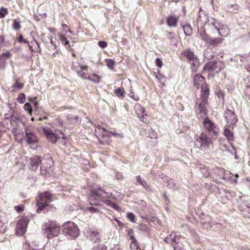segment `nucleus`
Wrapping results in <instances>:
<instances>
[{
	"label": "nucleus",
	"mask_w": 250,
	"mask_h": 250,
	"mask_svg": "<svg viewBox=\"0 0 250 250\" xmlns=\"http://www.w3.org/2000/svg\"><path fill=\"white\" fill-rule=\"evenodd\" d=\"M156 78L158 79V80L159 81V82L161 83L162 84H163V83L162 81V79H163L164 78L163 77H159L158 76H156Z\"/></svg>",
	"instance_id": "nucleus-55"
},
{
	"label": "nucleus",
	"mask_w": 250,
	"mask_h": 250,
	"mask_svg": "<svg viewBox=\"0 0 250 250\" xmlns=\"http://www.w3.org/2000/svg\"><path fill=\"white\" fill-rule=\"evenodd\" d=\"M111 250H121L120 249H119V247H118L117 246H115Z\"/></svg>",
	"instance_id": "nucleus-64"
},
{
	"label": "nucleus",
	"mask_w": 250,
	"mask_h": 250,
	"mask_svg": "<svg viewBox=\"0 0 250 250\" xmlns=\"http://www.w3.org/2000/svg\"><path fill=\"white\" fill-rule=\"evenodd\" d=\"M8 13V11L7 8H4L3 7H1L0 9V18H3L5 17V15H6Z\"/></svg>",
	"instance_id": "nucleus-40"
},
{
	"label": "nucleus",
	"mask_w": 250,
	"mask_h": 250,
	"mask_svg": "<svg viewBox=\"0 0 250 250\" xmlns=\"http://www.w3.org/2000/svg\"><path fill=\"white\" fill-rule=\"evenodd\" d=\"M45 230L48 238H52L60 234V227L56 222L52 221L45 225Z\"/></svg>",
	"instance_id": "nucleus-3"
},
{
	"label": "nucleus",
	"mask_w": 250,
	"mask_h": 250,
	"mask_svg": "<svg viewBox=\"0 0 250 250\" xmlns=\"http://www.w3.org/2000/svg\"><path fill=\"white\" fill-rule=\"evenodd\" d=\"M90 212H99L100 210L95 207H89L87 208Z\"/></svg>",
	"instance_id": "nucleus-49"
},
{
	"label": "nucleus",
	"mask_w": 250,
	"mask_h": 250,
	"mask_svg": "<svg viewBox=\"0 0 250 250\" xmlns=\"http://www.w3.org/2000/svg\"><path fill=\"white\" fill-rule=\"evenodd\" d=\"M204 58L207 60H210L213 58V55L212 54V51L210 49H207L204 51Z\"/></svg>",
	"instance_id": "nucleus-32"
},
{
	"label": "nucleus",
	"mask_w": 250,
	"mask_h": 250,
	"mask_svg": "<svg viewBox=\"0 0 250 250\" xmlns=\"http://www.w3.org/2000/svg\"><path fill=\"white\" fill-rule=\"evenodd\" d=\"M98 45L102 48H104L106 47L107 45V43L106 42L104 41H100L98 42Z\"/></svg>",
	"instance_id": "nucleus-48"
},
{
	"label": "nucleus",
	"mask_w": 250,
	"mask_h": 250,
	"mask_svg": "<svg viewBox=\"0 0 250 250\" xmlns=\"http://www.w3.org/2000/svg\"><path fill=\"white\" fill-rule=\"evenodd\" d=\"M100 191H102L103 193H104L105 194H107V193L104 190H102L101 188H99V190L96 191L97 192V195L99 196V195H102V194L100 193H98Z\"/></svg>",
	"instance_id": "nucleus-56"
},
{
	"label": "nucleus",
	"mask_w": 250,
	"mask_h": 250,
	"mask_svg": "<svg viewBox=\"0 0 250 250\" xmlns=\"http://www.w3.org/2000/svg\"><path fill=\"white\" fill-rule=\"evenodd\" d=\"M167 185L168 186L171 188H173L174 189L178 188V184L175 182L174 180L172 179H170L169 181H168Z\"/></svg>",
	"instance_id": "nucleus-33"
},
{
	"label": "nucleus",
	"mask_w": 250,
	"mask_h": 250,
	"mask_svg": "<svg viewBox=\"0 0 250 250\" xmlns=\"http://www.w3.org/2000/svg\"><path fill=\"white\" fill-rule=\"evenodd\" d=\"M130 238L131 240L132 243L130 244V250H141L138 243L136 241L135 238L132 236L130 235Z\"/></svg>",
	"instance_id": "nucleus-25"
},
{
	"label": "nucleus",
	"mask_w": 250,
	"mask_h": 250,
	"mask_svg": "<svg viewBox=\"0 0 250 250\" xmlns=\"http://www.w3.org/2000/svg\"><path fill=\"white\" fill-rule=\"evenodd\" d=\"M28 222L29 220L26 217H23L19 219L15 227L17 235L21 236L25 234Z\"/></svg>",
	"instance_id": "nucleus-6"
},
{
	"label": "nucleus",
	"mask_w": 250,
	"mask_h": 250,
	"mask_svg": "<svg viewBox=\"0 0 250 250\" xmlns=\"http://www.w3.org/2000/svg\"><path fill=\"white\" fill-rule=\"evenodd\" d=\"M111 207H112L113 208L115 209L116 210H119L120 208L119 207L114 203H111Z\"/></svg>",
	"instance_id": "nucleus-52"
},
{
	"label": "nucleus",
	"mask_w": 250,
	"mask_h": 250,
	"mask_svg": "<svg viewBox=\"0 0 250 250\" xmlns=\"http://www.w3.org/2000/svg\"><path fill=\"white\" fill-rule=\"evenodd\" d=\"M67 120L70 124H76L78 123L79 118L77 116L68 114L67 115Z\"/></svg>",
	"instance_id": "nucleus-26"
},
{
	"label": "nucleus",
	"mask_w": 250,
	"mask_h": 250,
	"mask_svg": "<svg viewBox=\"0 0 250 250\" xmlns=\"http://www.w3.org/2000/svg\"><path fill=\"white\" fill-rule=\"evenodd\" d=\"M130 96L131 98H133L136 101H138L139 100V97H137V98L134 97V94L132 92L130 93Z\"/></svg>",
	"instance_id": "nucleus-59"
},
{
	"label": "nucleus",
	"mask_w": 250,
	"mask_h": 250,
	"mask_svg": "<svg viewBox=\"0 0 250 250\" xmlns=\"http://www.w3.org/2000/svg\"><path fill=\"white\" fill-rule=\"evenodd\" d=\"M17 100L20 103L23 104L25 102V95L23 93L19 94Z\"/></svg>",
	"instance_id": "nucleus-38"
},
{
	"label": "nucleus",
	"mask_w": 250,
	"mask_h": 250,
	"mask_svg": "<svg viewBox=\"0 0 250 250\" xmlns=\"http://www.w3.org/2000/svg\"><path fill=\"white\" fill-rule=\"evenodd\" d=\"M12 56L10 51H6L0 55V69H4L6 65V61Z\"/></svg>",
	"instance_id": "nucleus-15"
},
{
	"label": "nucleus",
	"mask_w": 250,
	"mask_h": 250,
	"mask_svg": "<svg viewBox=\"0 0 250 250\" xmlns=\"http://www.w3.org/2000/svg\"><path fill=\"white\" fill-rule=\"evenodd\" d=\"M21 28L20 23L17 20H14L13 21V28L15 30H19Z\"/></svg>",
	"instance_id": "nucleus-43"
},
{
	"label": "nucleus",
	"mask_w": 250,
	"mask_h": 250,
	"mask_svg": "<svg viewBox=\"0 0 250 250\" xmlns=\"http://www.w3.org/2000/svg\"><path fill=\"white\" fill-rule=\"evenodd\" d=\"M30 100L32 101L33 104H34L35 106H37L38 104L37 102L35 100V98L31 99H30Z\"/></svg>",
	"instance_id": "nucleus-57"
},
{
	"label": "nucleus",
	"mask_w": 250,
	"mask_h": 250,
	"mask_svg": "<svg viewBox=\"0 0 250 250\" xmlns=\"http://www.w3.org/2000/svg\"><path fill=\"white\" fill-rule=\"evenodd\" d=\"M106 65L110 68V69H114V66L115 64V62L111 59H106L105 60Z\"/></svg>",
	"instance_id": "nucleus-36"
},
{
	"label": "nucleus",
	"mask_w": 250,
	"mask_h": 250,
	"mask_svg": "<svg viewBox=\"0 0 250 250\" xmlns=\"http://www.w3.org/2000/svg\"><path fill=\"white\" fill-rule=\"evenodd\" d=\"M141 185H142L144 188H145L147 190L149 189V186L147 185L146 182L144 180L140 184Z\"/></svg>",
	"instance_id": "nucleus-50"
},
{
	"label": "nucleus",
	"mask_w": 250,
	"mask_h": 250,
	"mask_svg": "<svg viewBox=\"0 0 250 250\" xmlns=\"http://www.w3.org/2000/svg\"><path fill=\"white\" fill-rule=\"evenodd\" d=\"M199 35L200 37L204 40L205 42H206L207 43L208 42V40L210 38H209L208 35L205 33V31L204 30H200L199 31Z\"/></svg>",
	"instance_id": "nucleus-35"
},
{
	"label": "nucleus",
	"mask_w": 250,
	"mask_h": 250,
	"mask_svg": "<svg viewBox=\"0 0 250 250\" xmlns=\"http://www.w3.org/2000/svg\"><path fill=\"white\" fill-rule=\"evenodd\" d=\"M227 8L230 12H236L238 9V6L236 4H228Z\"/></svg>",
	"instance_id": "nucleus-31"
},
{
	"label": "nucleus",
	"mask_w": 250,
	"mask_h": 250,
	"mask_svg": "<svg viewBox=\"0 0 250 250\" xmlns=\"http://www.w3.org/2000/svg\"><path fill=\"white\" fill-rule=\"evenodd\" d=\"M204 126L209 132H212L213 134L216 135L217 131L216 126L208 118H205L204 121Z\"/></svg>",
	"instance_id": "nucleus-13"
},
{
	"label": "nucleus",
	"mask_w": 250,
	"mask_h": 250,
	"mask_svg": "<svg viewBox=\"0 0 250 250\" xmlns=\"http://www.w3.org/2000/svg\"><path fill=\"white\" fill-rule=\"evenodd\" d=\"M221 28H218L215 26V28L218 31V34L221 36L226 37L229 34V29L228 27L225 25H222Z\"/></svg>",
	"instance_id": "nucleus-22"
},
{
	"label": "nucleus",
	"mask_w": 250,
	"mask_h": 250,
	"mask_svg": "<svg viewBox=\"0 0 250 250\" xmlns=\"http://www.w3.org/2000/svg\"><path fill=\"white\" fill-rule=\"evenodd\" d=\"M181 246L183 247L184 249H186L189 246V243L185 238H181L180 240V243H178L177 246Z\"/></svg>",
	"instance_id": "nucleus-34"
},
{
	"label": "nucleus",
	"mask_w": 250,
	"mask_h": 250,
	"mask_svg": "<svg viewBox=\"0 0 250 250\" xmlns=\"http://www.w3.org/2000/svg\"><path fill=\"white\" fill-rule=\"evenodd\" d=\"M23 108L25 111H27L29 114H31L32 112V108L30 104L26 103L24 105Z\"/></svg>",
	"instance_id": "nucleus-42"
},
{
	"label": "nucleus",
	"mask_w": 250,
	"mask_h": 250,
	"mask_svg": "<svg viewBox=\"0 0 250 250\" xmlns=\"http://www.w3.org/2000/svg\"><path fill=\"white\" fill-rule=\"evenodd\" d=\"M4 213L1 210H0V233H3L6 230V226L3 222L4 221Z\"/></svg>",
	"instance_id": "nucleus-23"
},
{
	"label": "nucleus",
	"mask_w": 250,
	"mask_h": 250,
	"mask_svg": "<svg viewBox=\"0 0 250 250\" xmlns=\"http://www.w3.org/2000/svg\"><path fill=\"white\" fill-rule=\"evenodd\" d=\"M167 37L170 40L172 43L175 44V38L173 33L169 32L167 35Z\"/></svg>",
	"instance_id": "nucleus-39"
},
{
	"label": "nucleus",
	"mask_w": 250,
	"mask_h": 250,
	"mask_svg": "<svg viewBox=\"0 0 250 250\" xmlns=\"http://www.w3.org/2000/svg\"><path fill=\"white\" fill-rule=\"evenodd\" d=\"M62 27L63 30H65L66 28H68V26L65 24H62Z\"/></svg>",
	"instance_id": "nucleus-63"
},
{
	"label": "nucleus",
	"mask_w": 250,
	"mask_h": 250,
	"mask_svg": "<svg viewBox=\"0 0 250 250\" xmlns=\"http://www.w3.org/2000/svg\"><path fill=\"white\" fill-rule=\"evenodd\" d=\"M106 248L105 245L100 244L93 247L92 250H106Z\"/></svg>",
	"instance_id": "nucleus-37"
},
{
	"label": "nucleus",
	"mask_w": 250,
	"mask_h": 250,
	"mask_svg": "<svg viewBox=\"0 0 250 250\" xmlns=\"http://www.w3.org/2000/svg\"><path fill=\"white\" fill-rule=\"evenodd\" d=\"M127 217L131 222H133L135 221V216L133 213H132V212L128 213L127 214Z\"/></svg>",
	"instance_id": "nucleus-44"
},
{
	"label": "nucleus",
	"mask_w": 250,
	"mask_h": 250,
	"mask_svg": "<svg viewBox=\"0 0 250 250\" xmlns=\"http://www.w3.org/2000/svg\"><path fill=\"white\" fill-rule=\"evenodd\" d=\"M231 128L232 129V127L225 126L224 129V134L229 142L232 141L234 138L233 133Z\"/></svg>",
	"instance_id": "nucleus-20"
},
{
	"label": "nucleus",
	"mask_w": 250,
	"mask_h": 250,
	"mask_svg": "<svg viewBox=\"0 0 250 250\" xmlns=\"http://www.w3.org/2000/svg\"><path fill=\"white\" fill-rule=\"evenodd\" d=\"M18 42H24V43H28V41L23 39V37L21 35L20 36L19 38L18 39Z\"/></svg>",
	"instance_id": "nucleus-51"
},
{
	"label": "nucleus",
	"mask_w": 250,
	"mask_h": 250,
	"mask_svg": "<svg viewBox=\"0 0 250 250\" xmlns=\"http://www.w3.org/2000/svg\"><path fill=\"white\" fill-rule=\"evenodd\" d=\"M246 94L248 96H250V86H247L245 89Z\"/></svg>",
	"instance_id": "nucleus-53"
},
{
	"label": "nucleus",
	"mask_w": 250,
	"mask_h": 250,
	"mask_svg": "<svg viewBox=\"0 0 250 250\" xmlns=\"http://www.w3.org/2000/svg\"><path fill=\"white\" fill-rule=\"evenodd\" d=\"M23 87V84L20 83L17 80H16L15 84L13 85V88L15 89L16 87L19 89H21Z\"/></svg>",
	"instance_id": "nucleus-45"
},
{
	"label": "nucleus",
	"mask_w": 250,
	"mask_h": 250,
	"mask_svg": "<svg viewBox=\"0 0 250 250\" xmlns=\"http://www.w3.org/2000/svg\"><path fill=\"white\" fill-rule=\"evenodd\" d=\"M155 63H156V65L159 67H161L163 65L162 61L159 58H157L156 59Z\"/></svg>",
	"instance_id": "nucleus-46"
},
{
	"label": "nucleus",
	"mask_w": 250,
	"mask_h": 250,
	"mask_svg": "<svg viewBox=\"0 0 250 250\" xmlns=\"http://www.w3.org/2000/svg\"><path fill=\"white\" fill-rule=\"evenodd\" d=\"M96 136H101L102 137H104L105 135H109V134H113L115 135V134L113 133H112L111 132H107L105 129L101 127H97L95 129V132Z\"/></svg>",
	"instance_id": "nucleus-21"
},
{
	"label": "nucleus",
	"mask_w": 250,
	"mask_h": 250,
	"mask_svg": "<svg viewBox=\"0 0 250 250\" xmlns=\"http://www.w3.org/2000/svg\"><path fill=\"white\" fill-rule=\"evenodd\" d=\"M181 239L180 234L179 232H172L171 233L165 238V241L167 243L171 244L172 246L175 247L180 243Z\"/></svg>",
	"instance_id": "nucleus-12"
},
{
	"label": "nucleus",
	"mask_w": 250,
	"mask_h": 250,
	"mask_svg": "<svg viewBox=\"0 0 250 250\" xmlns=\"http://www.w3.org/2000/svg\"><path fill=\"white\" fill-rule=\"evenodd\" d=\"M73 67L80 77L86 80L87 78H89L90 73L88 72V66L87 65H84L82 63L75 62L73 64Z\"/></svg>",
	"instance_id": "nucleus-9"
},
{
	"label": "nucleus",
	"mask_w": 250,
	"mask_h": 250,
	"mask_svg": "<svg viewBox=\"0 0 250 250\" xmlns=\"http://www.w3.org/2000/svg\"><path fill=\"white\" fill-rule=\"evenodd\" d=\"M174 250H186V249H184L183 247H181V246H176L174 248Z\"/></svg>",
	"instance_id": "nucleus-54"
},
{
	"label": "nucleus",
	"mask_w": 250,
	"mask_h": 250,
	"mask_svg": "<svg viewBox=\"0 0 250 250\" xmlns=\"http://www.w3.org/2000/svg\"><path fill=\"white\" fill-rule=\"evenodd\" d=\"M53 195L50 194L49 192H44L42 193H41L39 195V199H37L38 201L40 202H44L45 204L48 203L52 201Z\"/></svg>",
	"instance_id": "nucleus-17"
},
{
	"label": "nucleus",
	"mask_w": 250,
	"mask_h": 250,
	"mask_svg": "<svg viewBox=\"0 0 250 250\" xmlns=\"http://www.w3.org/2000/svg\"><path fill=\"white\" fill-rule=\"evenodd\" d=\"M137 182L140 184L141 182H142L143 180L141 179V178L140 176H138L136 177Z\"/></svg>",
	"instance_id": "nucleus-58"
},
{
	"label": "nucleus",
	"mask_w": 250,
	"mask_h": 250,
	"mask_svg": "<svg viewBox=\"0 0 250 250\" xmlns=\"http://www.w3.org/2000/svg\"><path fill=\"white\" fill-rule=\"evenodd\" d=\"M15 209L19 212H21L24 210V207L23 205H19L15 207Z\"/></svg>",
	"instance_id": "nucleus-47"
},
{
	"label": "nucleus",
	"mask_w": 250,
	"mask_h": 250,
	"mask_svg": "<svg viewBox=\"0 0 250 250\" xmlns=\"http://www.w3.org/2000/svg\"><path fill=\"white\" fill-rule=\"evenodd\" d=\"M53 162L52 159L50 157H47V158H45L43 160V162L41 163V170L42 174H45L47 171L48 168H50L53 165Z\"/></svg>",
	"instance_id": "nucleus-14"
},
{
	"label": "nucleus",
	"mask_w": 250,
	"mask_h": 250,
	"mask_svg": "<svg viewBox=\"0 0 250 250\" xmlns=\"http://www.w3.org/2000/svg\"><path fill=\"white\" fill-rule=\"evenodd\" d=\"M42 131L47 140L53 144H55L57 142L60 135L62 134L61 131L53 130L48 127H42Z\"/></svg>",
	"instance_id": "nucleus-4"
},
{
	"label": "nucleus",
	"mask_w": 250,
	"mask_h": 250,
	"mask_svg": "<svg viewBox=\"0 0 250 250\" xmlns=\"http://www.w3.org/2000/svg\"><path fill=\"white\" fill-rule=\"evenodd\" d=\"M37 204L38 207L36 211L38 213H40L42 210H43L44 208L48 206V204H45L44 202H40V201H37Z\"/></svg>",
	"instance_id": "nucleus-29"
},
{
	"label": "nucleus",
	"mask_w": 250,
	"mask_h": 250,
	"mask_svg": "<svg viewBox=\"0 0 250 250\" xmlns=\"http://www.w3.org/2000/svg\"><path fill=\"white\" fill-rule=\"evenodd\" d=\"M184 55L187 58L191 64L193 71L196 72L199 66V61L197 57L193 52L189 50H186L183 52Z\"/></svg>",
	"instance_id": "nucleus-7"
},
{
	"label": "nucleus",
	"mask_w": 250,
	"mask_h": 250,
	"mask_svg": "<svg viewBox=\"0 0 250 250\" xmlns=\"http://www.w3.org/2000/svg\"><path fill=\"white\" fill-rule=\"evenodd\" d=\"M88 233L90 239L93 242L97 243L100 241L101 235L99 232L97 230L90 229Z\"/></svg>",
	"instance_id": "nucleus-18"
},
{
	"label": "nucleus",
	"mask_w": 250,
	"mask_h": 250,
	"mask_svg": "<svg viewBox=\"0 0 250 250\" xmlns=\"http://www.w3.org/2000/svg\"><path fill=\"white\" fill-rule=\"evenodd\" d=\"M114 92L117 96L119 97L123 96L125 92L124 90L120 88L115 89Z\"/></svg>",
	"instance_id": "nucleus-41"
},
{
	"label": "nucleus",
	"mask_w": 250,
	"mask_h": 250,
	"mask_svg": "<svg viewBox=\"0 0 250 250\" xmlns=\"http://www.w3.org/2000/svg\"><path fill=\"white\" fill-rule=\"evenodd\" d=\"M223 40H224V39L223 38H216V39L209 38L208 43L211 45H217L222 43L223 42Z\"/></svg>",
	"instance_id": "nucleus-27"
},
{
	"label": "nucleus",
	"mask_w": 250,
	"mask_h": 250,
	"mask_svg": "<svg viewBox=\"0 0 250 250\" xmlns=\"http://www.w3.org/2000/svg\"><path fill=\"white\" fill-rule=\"evenodd\" d=\"M134 109L138 118L143 122H146L145 116H146L147 114L145 113V109L140 104H136L134 106Z\"/></svg>",
	"instance_id": "nucleus-16"
},
{
	"label": "nucleus",
	"mask_w": 250,
	"mask_h": 250,
	"mask_svg": "<svg viewBox=\"0 0 250 250\" xmlns=\"http://www.w3.org/2000/svg\"><path fill=\"white\" fill-rule=\"evenodd\" d=\"M58 36L59 37V38L62 43H63L64 45H68V47H70V45L69 44V42L67 41L64 35L61 34H58ZM67 48V47H66Z\"/></svg>",
	"instance_id": "nucleus-30"
},
{
	"label": "nucleus",
	"mask_w": 250,
	"mask_h": 250,
	"mask_svg": "<svg viewBox=\"0 0 250 250\" xmlns=\"http://www.w3.org/2000/svg\"><path fill=\"white\" fill-rule=\"evenodd\" d=\"M163 197H164V198L165 199L166 201H167L169 202V201H168V198L167 197V196L166 194H163Z\"/></svg>",
	"instance_id": "nucleus-62"
},
{
	"label": "nucleus",
	"mask_w": 250,
	"mask_h": 250,
	"mask_svg": "<svg viewBox=\"0 0 250 250\" xmlns=\"http://www.w3.org/2000/svg\"><path fill=\"white\" fill-rule=\"evenodd\" d=\"M25 133L27 144L30 146L31 148H37L38 139L36 134L29 128H26Z\"/></svg>",
	"instance_id": "nucleus-10"
},
{
	"label": "nucleus",
	"mask_w": 250,
	"mask_h": 250,
	"mask_svg": "<svg viewBox=\"0 0 250 250\" xmlns=\"http://www.w3.org/2000/svg\"><path fill=\"white\" fill-rule=\"evenodd\" d=\"M194 85L199 88L201 87V99H197L195 110L198 118H203L206 116L207 99L209 94L208 85L205 83L204 78L200 74H196L194 76Z\"/></svg>",
	"instance_id": "nucleus-1"
},
{
	"label": "nucleus",
	"mask_w": 250,
	"mask_h": 250,
	"mask_svg": "<svg viewBox=\"0 0 250 250\" xmlns=\"http://www.w3.org/2000/svg\"><path fill=\"white\" fill-rule=\"evenodd\" d=\"M224 117L227 123L226 126L232 127L233 128L238 121L233 108H232V109L227 108L224 113Z\"/></svg>",
	"instance_id": "nucleus-8"
},
{
	"label": "nucleus",
	"mask_w": 250,
	"mask_h": 250,
	"mask_svg": "<svg viewBox=\"0 0 250 250\" xmlns=\"http://www.w3.org/2000/svg\"><path fill=\"white\" fill-rule=\"evenodd\" d=\"M178 21V18L174 16H170L167 19V23L169 26H175Z\"/></svg>",
	"instance_id": "nucleus-24"
},
{
	"label": "nucleus",
	"mask_w": 250,
	"mask_h": 250,
	"mask_svg": "<svg viewBox=\"0 0 250 250\" xmlns=\"http://www.w3.org/2000/svg\"><path fill=\"white\" fill-rule=\"evenodd\" d=\"M210 143L211 141L204 133H202L200 137H198L195 141V145L202 150H206Z\"/></svg>",
	"instance_id": "nucleus-11"
},
{
	"label": "nucleus",
	"mask_w": 250,
	"mask_h": 250,
	"mask_svg": "<svg viewBox=\"0 0 250 250\" xmlns=\"http://www.w3.org/2000/svg\"><path fill=\"white\" fill-rule=\"evenodd\" d=\"M41 162L42 160L39 156H35L31 158L30 160L31 169L34 170H36L39 164H41Z\"/></svg>",
	"instance_id": "nucleus-19"
},
{
	"label": "nucleus",
	"mask_w": 250,
	"mask_h": 250,
	"mask_svg": "<svg viewBox=\"0 0 250 250\" xmlns=\"http://www.w3.org/2000/svg\"><path fill=\"white\" fill-rule=\"evenodd\" d=\"M49 39L50 40V43L53 45L55 47H56V45L55 44L54 42L52 41V37L49 38Z\"/></svg>",
	"instance_id": "nucleus-61"
},
{
	"label": "nucleus",
	"mask_w": 250,
	"mask_h": 250,
	"mask_svg": "<svg viewBox=\"0 0 250 250\" xmlns=\"http://www.w3.org/2000/svg\"><path fill=\"white\" fill-rule=\"evenodd\" d=\"M87 80H89L94 83H99L100 80V77L96 74H90L89 75V78Z\"/></svg>",
	"instance_id": "nucleus-28"
},
{
	"label": "nucleus",
	"mask_w": 250,
	"mask_h": 250,
	"mask_svg": "<svg viewBox=\"0 0 250 250\" xmlns=\"http://www.w3.org/2000/svg\"><path fill=\"white\" fill-rule=\"evenodd\" d=\"M63 232L65 236L71 238L77 237L80 233V230L77 225L71 221L64 224Z\"/></svg>",
	"instance_id": "nucleus-2"
},
{
	"label": "nucleus",
	"mask_w": 250,
	"mask_h": 250,
	"mask_svg": "<svg viewBox=\"0 0 250 250\" xmlns=\"http://www.w3.org/2000/svg\"><path fill=\"white\" fill-rule=\"evenodd\" d=\"M104 202L106 204L110 205L111 206V203L112 202L109 200H105Z\"/></svg>",
	"instance_id": "nucleus-60"
},
{
	"label": "nucleus",
	"mask_w": 250,
	"mask_h": 250,
	"mask_svg": "<svg viewBox=\"0 0 250 250\" xmlns=\"http://www.w3.org/2000/svg\"><path fill=\"white\" fill-rule=\"evenodd\" d=\"M225 66V63L220 61L210 62L206 63L204 66L205 71L208 70L209 72L218 73Z\"/></svg>",
	"instance_id": "nucleus-5"
}]
</instances>
